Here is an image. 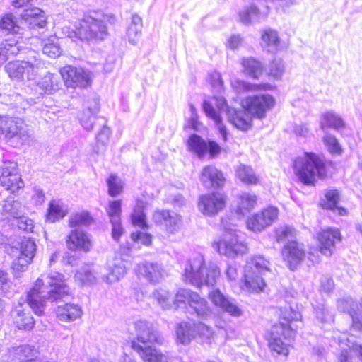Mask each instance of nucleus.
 <instances>
[{
  "instance_id": "obj_1",
  "label": "nucleus",
  "mask_w": 362,
  "mask_h": 362,
  "mask_svg": "<svg viewBox=\"0 0 362 362\" xmlns=\"http://www.w3.org/2000/svg\"><path fill=\"white\" fill-rule=\"evenodd\" d=\"M72 298L64 276L57 272H50L44 280L38 278L27 295V303H18L11 315L13 322L20 329H31L35 320L28 307L38 315L43 313L44 302L64 301Z\"/></svg>"
},
{
  "instance_id": "obj_2",
  "label": "nucleus",
  "mask_w": 362,
  "mask_h": 362,
  "mask_svg": "<svg viewBox=\"0 0 362 362\" xmlns=\"http://www.w3.org/2000/svg\"><path fill=\"white\" fill-rule=\"evenodd\" d=\"M220 274L221 272L215 263L209 262L206 265L204 256L196 254L185 265L184 281L197 287L203 285L213 286Z\"/></svg>"
},
{
  "instance_id": "obj_3",
  "label": "nucleus",
  "mask_w": 362,
  "mask_h": 362,
  "mask_svg": "<svg viewBox=\"0 0 362 362\" xmlns=\"http://www.w3.org/2000/svg\"><path fill=\"white\" fill-rule=\"evenodd\" d=\"M293 170L299 180L306 185H313L317 179L324 178L327 174L324 160L313 153L297 158Z\"/></svg>"
},
{
  "instance_id": "obj_4",
  "label": "nucleus",
  "mask_w": 362,
  "mask_h": 362,
  "mask_svg": "<svg viewBox=\"0 0 362 362\" xmlns=\"http://www.w3.org/2000/svg\"><path fill=\"white\" fill-rule=\"evenodd\" d=\"M0 139L13 147H19L28 144L31 134L22 119L0 115Z\"/></svg>"
},
{
  "instance_id": "obj_5",
  "label": "nucleus",
  "mask_w": 362,
  "mask_h": 362,
  "mask_svg": "<svg viewBox=\"0 0 362 362\" xmlns=\"http://www.w3.org/2000/svg\"><path fill=\"white\" fill-rule=\"evenodd\" d=\"M44 69L45 63L34 52L25 60L9 62L4 67L10 78L21 81H35Z\"/></svg>"
},
{
  "instance_id": "obj_6",
  "label": "nucleus",
  "mask_w": 362,
  "mask_h": 362,
  "mask_svg": "<svg viewBox=\"0 0 362 362\" xmlns=\"http://www.w3.org/2000/svg\"><path fill=\"white\" fill-rule=\"evenodd\" d=\"M212 247L221 255L235 258L247 251V245L239 240L237 231L225 228L222 236L212 243Z\"/></svg>"
},
{
  "instance_id": "obj_7",
  "label": "nucleus",
  "mask_w": 362,
  "mask_h": 362,
  "mask_svg": "<svg viewBox=\"0 0 362 362\" xmlns=\"http://www.w3.org/2000/svg\"><path fill=\"white\" fill-rule=\"evenodd\" d=\"M202 109L206 115L214 121L223 139H226L227 132L223 124L221 113L226 112L228 115V111L233 110L228 107L226 100L223 97H214L211 100H204Z\"/></svg>"
},
{
  "instance_id": "obj_8",
  "label": "nucleus",
  "mask_w": 362,
  "mask_h": 362,
  "mask_svg": "<svg viewBox=\"0 0 362 362\" xmlns=\"http://www.w3.org/2000/svg\"><path fill=\"white\" fill-rule=\"evenodd\" d=\"M76 37L81 40L90 39L103 40L107 34L103 21L91 15L85 16L74 32Z\"/></svg>"
},
{
  "instance_id": "obj_9",
  "label": "nucleus",
  "mask_w": 362,
  "mask_h": 362,
  "mask_svg": "<svg viewBox=\"0 0 362 362\" xmlns=\"http://www.w3.org/2000/svg\"><path fill=\"white\" fill-rule=\"evenodd\" d=\"M275 99L269 94H260L247 97L242 101L245 110L258 119L266 117L267 112L275 105Z\"/></svg>"
},
{
  "instance_id": "obj_10",
  "label": "nucleus",
  "mask_w": 362,
  "mask_h": 362,
  "mask_svg": "<svg viewBox=\"0 0 362 362\" xmlns=\"http://www.w3.org/2000/svg\"><path fill=\"white\" fill-rule=\"evenodd\" d=\"M295 329L293 327L286 326L284 323L274 325L271 331V337L269 342V348L278 355L288 356L289 345L282 340H289L295 336Z\"/></svg>"
},
{
  "instance_id": "obj_11",
  "label": "nucleus",
  "mask_w": 362,
  "mask_h": 362,
  "mask_svg": "<svg viewBox=\"0 0 362 362\" xmlns=\"http://www.w3.org/2000/svg\"><path fill=\"white\" fill-rule=\"evenodd\" d=\"M35 252L36 245L33 240L28 238L21 240L19 254L12 263V270L15 276L19 277L21 273L27 270L28 265L33 261Z\"/></svg>"
},
{
  "instance_id": "obj_12",
  "label": "nucleus",
  "mask_w": 362,
  "mask_h": 362,
  "mask_svg": "<svg viewBox=\"0 0 362 362\" xmlns=\"http://www.w3.org/2000/svg\"><path fill=\"white\" fill-rule=\"evenodd\" d=\"M134 327L136 337L132 341H136L139 344L144 345L153 343L162 344L163 343V337L151 322L144 320H138L134 322Z\"/></svg>"
},
{
  "instance_id": "obj_13",
  "label": "nucleus",
  "mask_w": 362,
  "mask_h": 362,
  "mask_svg": "<svg viewBox=\"0 0 362 362\" xmlns=\"http://www.w3.org/2000/svg\"><path fill=\"white\" fill-rule=\"evenodd\" d=\"M60 75L66 86L70 88H86L90 84L89 71L81 67L66 65L60 69Z\"/></svg>"
},
{
  "instance_id": "obj_14",
  "label": "nucleus",
  "mask_w": 362,
  "mask_h": 362,
  "mask_svg": "<svg viewBox=\"0 0 362 362\" xmlns=\"http://www.w3.org/2000/svg\"><path fill=\"white\" fill-rule=\"evenodd\" d=\"M209 298L215 306L233 317H240L243 315V311L236 300L225 296L219 289L211 290L209 293Z\"/></svg>"
},
{
  "instance_id": "obj_15",
  "label": "nucleus",
  "mask_w": 362,
  "mask_h": 362,
  "mask_svg": "<svg viewBox=\"0 0 362 362\" xmlns=\"http://www.w3.org/2000/svg\"><path fill=\"white\" fill-rule=\"evenodd\" d=\"M226 197L218 192H213L200 197L199 209L205 216H214L226 206Z\"/></svg>"
},
{
  "instance_id": "obj_16",
  "label": "nucleus",
  "mask_w": 362,
  "mask_h": 362,
  "mask_svg": "<svg viewBox=\"0 0 362 362\" xmlns=\"http://www.w3.org/2000/svg\"><path fill=\"white\" fill-rule=\"evenodd\" d=\"M337 308L341 312L347 313L351 317V332L354 334H362V316L358 313L359 309L361 310L359 303L349 297L339 300Z\"/></svg>"
},
{
  "instance_id": "obj_17",
  "label": "nucleus",
  "mask_w": 362,
  "mask_h": 362,
  "mask_svg": "<svg viewBox=\"0 0 362 362\" xmlns=\"http://www.w3.org/2000/svg\"><path fill=\"white\" fill-rule=\"evenodd\" d=\"M153 220L158 226H164L165 230L171 234L178 232L182 226V216L175 211L158 210L153 214Z\"/></svg>"
},
{
  "instance_id": "obj_18",
  "label": "nucleus",
  "mask_w": 362,
  "mask_h": 362,
  "mask_svg": "<svg viewBox=\"0 0 362 362\" xmlns=\"http://www.w3.org/2000/svg\"><path fill=\"white\" fill-rule=\"evenodd\" d=\"M0 183L6 190L13 193L23 187V182L16 168V164L9 163L2 168Z\"/></svg>"
},
{
  "instance_id": "obj_19",
  "label": "nucleus",
  "mask_w": 362,
  "mask_h": 362,
  "mask_svg": "<svg viewBox=\"0 0 362 362\" xmlns=\"http://www.w3.org/2000/svg\"><path fill=\"white\" fill-rule=\"evenodd\" d=\"M66 245L72 251L89 252L93 246L91 236L83 230L73 229L67 237Z\"/></svg>"
},
{
  "instance_id": "obj_20",
  "label": "nucleus",
  "mask_w": 362,
  "mask_h": 362,
  "mask_svg": "<svg viewBox=\"0 0 362 362\" xmlns=\"http://www.w3.org/2000/svg\"><path fill=\"white\" fill-rule=\"evenodd\" d=\"M320 251L325 256H330L335 249V244L341 239L340 231L337 228H328L317 234Z\"/></svg>"
},
{
  "instance_id": "obj_21",
  "label": "nucleus",
  "mask_w": 362,
  "mask_h": 362,
  "mask_svg": "<svg viewBox=\"0 0 362 362\" xmlns=\"http://www.w3.org/2000/svg\"><path fill=\"white\" fill-rule=\"evenodd\" d=\"M305 256L303 245L296 241L288 243L282 250V257L292 270L303 260Z\"/></svg>"
},
{
  "instance_id": "obj_22",
  "label": "nucleus",
  "mask_w": 362,
  "mask_h": 362,
  "mask_svg": "<svg viewBox=\"0 0 362 362\" xmlns=\"http://www.w3.org/2000/svg\"><path fill=\"white\" fill-rule=\"evenodd\" d=\"M131 347L138 353L144 362H168V357L155 347H144L136 341H132Z\"/></svg>"
},
{
  "instance_id": "obj_23",
  "label": "nucleus",
  "mask_w": 362,
  "mask_h": 362,
  "mask_svg": "<svg viewBox=\"0 0 362 362\" xmlns=\"http://www.w3.org/2000/svg\"><path fill=\"white\" fill-rule=\"evenodd\" d=\"M126 274V267L124 262L119 259L107 263L101 273L102 279L107 284H112L119 281Z\"/></svg>"
},
{
  "instance_id": "obj_24",
  "label": "nucleus",
  "mask_w": 362,
  "mask_h": 362,
  "mask_svg": "<svg viewBox=\"0 0 362 362\" xmlns=\"http://www.w3.org/2000/svg\"><path fill=\"white\" fill-rule=\"evenodd\" d=\"M200 180L206 187H219L225 182L223 173L212 165H207L203 168Z\"/></svg>"
},
{
  "instance_id": "obj_25",
  "label": "nucleus",
  "mask_w": 362,
  "mask_h": 362,
  "mask_svg": "<svg viewBox=\"0 0 362 362\" xmlns=\"http://www.w3.org/2000/svg\"><path fill=\"white\" fill-rule=\"evenodd\" d=\"M262 275L245 271L242 288L248 293L263 292L266 287V283Z\"/></svg>"
},
{
  "instance_id": "obj_26",
  "label": "nucleus",
  "mask_w": 362,
  "mask_h": 362,
  "mask_svg": "<svg viewBox=\"0 0 362 362\" xmlns=\"http://www.w3.org/2000/svg\"><path fill=\"white\" fill-rule=\"evenodd\" d=\"M56 313L60 321L67 322L81 317L83 310L79 305L69 303L58 305Z\"/></svg>"
},
{
  "instance_id": "obj_27",
  "label": "nucleus",
  "mask_w": 362,
  "mask_h": 362,
  "mask_svg": "<svg viewBox=\"0 0 362 362\" xmlns=\"http://www.w3.org/2000/svg\"><path fill=\"white\" fill-rule=\"evenodd\" d=\"M187 312L192 314H195L197 317L206 320L212 315V311L209 308L207 301L199 296L197 293L194 295L192 301L187 307Z\"/></svg>"
},
{
  "instance_id": "obj_28",
  "label": "nucleus",
  "mask_w": 362,
  "mask_h": 362,
  "mask_svg": "<svg viewBox=\"0 0 362 362\" xmlns=\"http://www.w3.org/2000/svg\"><path fill=\"white\" fill-rule=\"evenodd\" d=\"M40 94L52 93L58 90L62 86V76L57 74L48 72L37 83Z\"/></svg>"
},
{
  "instance_id": "obj_29",
  "label": "nucleus",
  "mask_w": 362,
  "mask_h": 362,
  "mask_svg": "<svg viewBox=\"0 0 362 362\" xmlns=\"http://www.w3.org/2000/svg\"><path fill=\"white\" fill-rule=\"evenodd\" d=\"M139 273L152 283H158L163 277V269L157 263L144 262L138 265Z\"/></svg>"
},
{
  "instance_id": "obj_30",
  "label": "nucleus",
  "mask_w": 362,
  "mask_h": 362,
  "mask_svg": "<svg viewBox=\"0 0 362 362\" xmlns=\"http://www.w3.org/2000/svg\"><path fill=\"white\" fill-rule=\"evenodd\" d=\"M99 110L100 104L98 100L93 99L81 113L80 122L86 130L90 131L93 129L95 117Z\"/></svg>"
},
{
  "instance_id": "obj_31",
  "label": "nucleus",
  "mask_w": 362,
  "mask_h": 362,
  "mask_svg": "<svg viewBox=\"0 0 362 362\" xmlns=\"http://www.w3.org/2000/svg\"><path fill=\"white\" fill-rule=\"evenodd\" d=\"M68 213L67 206L60 199L49 202L46 215V221L54 223L62 219Z\"/></svg>"
},
{
  "instance_id": "obj_32",
  "label": "nucleus",
  "mask_w": 362,
  "mask_h": 362,
  "mask_svg": "<svg viewBox=\"0 0 362 362\" xmlns=\"http://www.w3.org/2000/svg\"><path fill=\"white\" fill-rule=\"evenodd\" d=\"M177 342L186 345L196 336L195 324L191 322H182L176 329Z\"/></svg>"
},
{
  "instance_id": "obj_33",
  "label": "nucleus",
  "mask_w": 362,
  "mask_h": 362,
  "mask_svg": "<svg viewBox=\"0 0 362 362\" xmlns=\"http://www.w3.org/2000/svg\"><path fill=\"white\" fill-rule=\"evenodd\" d=\"M18 40H6L0 44V66L9 58L16 56L22 49Z\"/></svg>"
},
{
  "instance_id": "obj_34",
  "label": "nucleus",
  "mask_w": 362,
  "mask_h": 362,
  "mask_svg": "<svg viewBox=\"0 0 362 362\" xmlns=\"http://www.w3.org/2000/svg\"><path fill=\"white\" fill-rule=\"evenodd\" d=\"M243 73L254 79H257L262 74L263 64L254 58H243L241 60Z\"/></svg>"
},
{
  "instance_id": "obj_35",
  "label": "nucleus",
  "mask_w": 362,
  "mask_h": 362,
  "mask_svg": "<svg viewBox=\"0 0 362 362\" xmlns=\"http://www.w3.org/2000/svg\"><path fill=\"white\" fill-rule=\"evenodd\" d=\"M345 127L343 119L334 111H326L320 117V127L322 129L330 128L339 129Z\"/></svg>"
},
{
  "instance_id": "obj_36",
  "label": "nucleus",
  "mask_w": 362,
  "mask_h": 362,
  "mask_svg": "<svg viewBox=\"0 0 362 362\" xmlns=\"http://www.w3.org/2000/svg\"><path fill=\"white\" fill-rule=\"evenodd\" d=\"M142 28L141 18L137 14H133L127 30V37L129 43L136 45L139 42L141 36Z\"/></svg>"
},
{
  "instance_id": "obj_37",
  "label": "nucleus",
  "mask_w": 362,
  "mask_h": 362,
  "mask_svg": "<svg viewBox=\"0 0 362 362\" xmlns=\"http://www.w3.org/2000/svg\"><path fill=\"white\" fill-rule=\"evenodd\" d=\"M245 111H237L235 109L228 111L229 122L237 129L247 130L250 127L251 117Z\"/></svg>"
},
{
  "instance_id": "obj_38",
  "label": "nucleus",
  "mask_w": 362,
  "mask_h": 362,
  "mask_svg": "<svg viewBox=\"0 0 362 362\" xmlns=\"http://www.w3.org/2000/svg\"><path fill=\"white\" fill-rule=\"evenodd\" d=\"M147 205V202L140 199H136V205L131 214L132 223L134 226L141 228V229L147 228L148 225L146 221V214L144 209Z\"/></svg>"
},
{
  "instance_id": "obj_39",
  "label": "nucleus",
  "mask_w": 362,
  "mask_h": 362,
  "mask_svg": "<svg viewBox=\"0 0 362 362\" xmlns=\"http://www.w3.org/2000/svg\"><path fill=\"white\" fill-rule=\"evenodd\" d=\"M0 30L7 34H23V28L11 14H6L1 18Z\"/></svg>"
},
{
  "instance_id": "obj_40",
  "label": "nucleus",
  "mask_w": 362,
  "mask_h": 362,
  "mask_svg": "<svg viewBox=\"0 0 362 362\" xmlns=\"http://www.w3.org/2000/svg\"><path fill=\"white\" fill-rule=\"evenodd\" d=\"M257 204L255 194L242 192L238 197V203L236 212L240 215H245L254 209Z\"/></svg>"
},
{
  "instance_id": "obj_41",
  "label": "nucleus",
  "mask_w": 362,
  "mask_h": 362,
  "mask_svg": "<svg viewBox=\"0 0 362 362\" xmlns=\"http://www.w3.org/2000/svg\"><path fill=\"white\" fill-rule=\"evenodd\" d=\"M279 38L276 30L267 29L262 33V47L269 52H275L279 47Z\"/></svg>"
},
{
  "instance_id": "obj_42",
  "label": "nucleus",
  "mask_w": 362,
  "mask_h": 362,
  "mask_svg": "<svg viewBox=\"0 0 362 362\" xmlns=\"http://www.w3.org/2000/svg\"><path fill=\"white\" fill-rule=\"evenodd\" d=\"M269 262L262 256H255L247 262L245 271L264 274L269 271Z\"/></svg>"
},
{
  "instance_id": "obj_43",
  "label": "nucleus",
  "mask_w": 362,
  "mask_h": 362,
  "mask_svg": "<svg viewBox=\"0 0 362 362\" xmlns=\"http://www.w3.org/2000/svg\"><path fill=\"white\" fill-rule=\"evenodd\" d=\"M0 214L5 218H18L21 216V204L15 200H6L1 204Z\"/></svg>"
},
{
  "instance_id": "obj_44",
  "label": "nucleus",
  "mask_w": 362,
  "mask_h": 362,
  "mask_svg": "<svg viewBox=\"0 0 362 362\" xmlns=\"http://www.w3.org/2000/svg\"><path fill=\"white\" fill-rule=\"evenodd\" d=\"M93 222V218L90 213L83 211L74 213L70 215L69 218V226L71 228L88 227Z\"/></svg>"
},
{
  "instance_id": "obj_45",
  "label": "nucleus",
  "mask_w": 362,
  "mask_h": 362,
  "mask_svg": "<svg viewBox=\"0 0 362 362\" xmlns=\"http://www.w3.org/2000/svg\"><path fill=\"white\" fill-rule=\"evenodd\" d=\"M42 13L41 10L35 8L25 14V22L29 25L30 28H42L46 25L47 22Z\"/></svg>"
},
{
  "instance_id": "obj_46",
  "label": "nucleus",
  "mask_w": 362,
  "mask_h": 362,
  "mask_svg": "<svg viewBox=\"0 0 362 362\" xmlns=\"http://www.w3.org/2000/svg\"><path fill=\"white\" fill-rule=\"evenodd\" d=\"M196 293L189 289H179L173 302L177 308H186L187 310V307L190 305L192 298H194V295Z\"/></svg>"
},
{
  "instance_id": "obj_47",
  "label": "nucleus",
  "mask_w": 362,
  "mask_h": 362,
  "mask_svg": "<svg viewBox=\"0 0 362 362\" xmlns=\"http://www.w3.org/2000/svg\"><path fill=\"white\" fill-rule=\"evenodd\" d=\"M238 179L246 185H255L259 179L252 168L250 166L240 165L236 170Z\"/></svg>"
},
{
  "instance_id": "obj_48",
  "label": "nucleus",
  "mask_w": 362,
  "mask_h": 362,
  "mask_svg": "<svg viewBox=\"0 0 362 362\" xmlns=\"http://www.w3.org/2000/svg\"><path fill=\"white\" fill-rule=\"evenodd\" d=\"M325 197L326 202L324 204L325 208L334 212H337L339 215H344L346 214V210L345 209L337 206L339 192L337 189H330L327 191L325 194Z\"/></svg>"
},
{
  "instance_id": "obj_49",
  "label": "nucleus",
  "mask_w": 362,
  "mask_h": 362,
  "mask_svg": "<svg viewBox=\"0 0 362 362\" xmlns=\"http://www.w3.org/2000/svg\"><path fill=\"white\" fill-rule=\"evenodd\" d=\"M241 22L245 25L258 23L261 20L259 9L255 6H250L239 13Z\"/></svg>"
},
{
  "instance_id": "obj_50",
  "label": "nucleus",
  "mask_w": 362,
  "mask_h": 362,
  "mask_svg": "<svg viewBox=\"0 0 362 362\" xmlns=\"http://www.w3.org/2000/svg\"><path fill=\"white\" fill-rule=\"evenodd\" d=\"M33 349L27 344L12 346L8 349V356L12 360H23L32 356Z\"/></svg>"
},
{
  "instance_id": "obj_51",
  "label": "nucleus",
  "mask_w": 362,
  "mask_h": 362,
  "mask_svg": "<svg viewBox=\"0 0 362 362\" xmlns=\"http://www.w3.org/2000/svg\"><path fill=\"white\" fill-rule=\"evenodd\" d=\"M188 146L199 157L204 156L207 151V144L199 136L193 134L188 141Z\"/></svg>"
},
{
  "instance_id": "obj_52",
  "label": "nucleus",
  "mask_w": 362,
  "mask_h": 362,
  "mask_svg": "<svg viewBox=\"0 0 362 362\" xmlns=\"http://www.w3.org/2000/svg\"><path fill=\"white\" fill-rule=\"evenodd\" d=\"M152 297L163 309H168L172 305V296L165 289L158 288L155 290L152 293Z\"/></svg>"
},
{
  "instance_id": "obj_53",
  "label": "nucleus",
  "mask_w": 362,
  "mask_h": 362,
  "mask_svg": "<svg viewBox=\"0 0 362 362\" xmlns=\"http://www.w3.org/2000/svg\"><path fill=\"white\" fill-rule=\"evenodd\" d=\"M106 182L108 188V194L110 196L115 197L122 192L124 183L116 175L111 174Z\"/></svg>"
},
{
  "instance_id": "obj_54",
  "label": "nucleus",
  "mask_w": 362,
  "mask_h": 362,
  "mask_svg": "<svg viewBox=\"0 0 362 362\" xmlns=\"http://www.w3.org/2000/svg\"><path fill=\"white\" fill-rule=\"evenodd\" d=\"M110 135V128L104 126L96 136V145L95 151L96 153L105 152L109 142Z\"/></svg>"
},
{
  "instance_id": "obj_55",
  "label": "nucleus",
  "mask_w": 362,
  "mask_h": 362,
  "mask_svg": "<svg viewBox=\"0 0 362 362\" xmlns=\"http://www.w3.org/2000/svg\"><path fill=\"white\" fill-rule=\"evenodd\" d=\"M231 86L238 93H243L259 90L264 88L265 86L252 84L239 79H235L231 81Z\"/></svg>"
},
{
  "instance_id": "obj_56",
  "label": "nucleus",
  "mask_w": 362,
  "mask_h": 362,
  "mask_svg": "<svg viewBox=\"0 0 362 362\" xmlns=\"http://www.w3.org/2000/svg\"><path fill=\"white\" fill-rule=\"evenodd\" d=\"M75 279L83 285L91 284L95 282V276L89 266L81 268L76 274Z\"/></svg>"
},
{
  "instance_id": "obj_57",
  "label": "nucleus",
  "mask_w": 362,
  "mask_h": 362,
  "mask_svg": "<svg viewBox=\"0 0 362 362\" xmlns=\"http://www.w3.org/2000/svg\"><path fill=\"white\" fill-rule=\"evenodd\" d=\"M296 235L295 229L290 226H281L276 230V238L279 243L295 241L293 239L296 238Z\"/></svg>"
},
{
  "instance_id": "obj_58",
  "label": "nucleus",
  "mask_w": 362,
  "mask_h": 362,
  "mask_svg": "<svg viewBox=\"0 0 362 362\" xmlns=\"http://www.w3.org/2000/svg\"><path fill=\"white\" fill-rule=\"evenodd\" d=\"M247 228L253 232H260L268 227L259 213L252 215L247 219Z\"/></svg>"
},
{
  "instance_id": "obj_59",
  "label": "nucleus",
  "mask_w": 362,
  "mask_h": 362,
  "mask_svg": "<svg viewBox=\"0 0 362 362\" xmlns=\"http://www.w3.org/2000/svg\"><path fill=\"white\" fill-rule=\"evenodd\" d=\"M106 213L109 217L110 221L121 219L122 201H110L106 208Z\"/></svg>"
},
{
  "instance_id": "obj_60",
  "label": "nucleus",
  "mask_w": 362,
  "mask_h": 362,
  "mask_svg": "<svg viewBox=\"0 0 362 362\" xmlns=\"http://www.w3.org/2000/svg\"><path fill=\"white\" fill-rule=\"evenodd\" d=\"M301 318V315L299 312L293 310L291 308L288 309L285 308L284 311L281 315V322L279 324L284 323L286 326L292 327L290 323L292 321H298Z\"/></svg>"
},
{
  "instance_id": "obj_61",
  "label": "nucleus",
  "mask_w": 362,
  "mask_h": 362,
  "mask_svg": "<svg viewBox=\"0 0 362 362\" xmlns=\"http://www.w3.org/2000/svg\"><path fill=\"white\" fill-rule=\"evenodd\" d=\"M131 238L134 243L141 244L145 246H149L152 241V236L151 234L139 230L132 233Z\"/></svg>"
},
{
  "instance_id": "obj_62",
  "label": "nucleus",
  "mask_w": 362,
  "mask_h": 362,
  "mask_svg": "<svg viewBox=\"0 0 362 362\" xmlns=\"http://www.w3.org/2000/svg\"><path fill=\"white\" fill-rule=\"evenodd\" d=\"M259 214L269 226L276 220L279 215V210L276 207L269 206L264 209Z\"/></svg>"
},
{
  "instance_id": "obj_63",
  "label": "nucleus",
  "mask_w": 362,
  "mask_h": 362,
  "mask_svg": "<svg viewBox=\"0 0 362 362\" xmlns=\"http://www.w3.org/2000/svg\"><path fill=\"white\" fill-rule=\"evenodd\" d=\"M284 72V64L281 59L274 60L269 66V75L276 79L280 78Z\"/></svg>"
},
{
  "instance_id": "obj_64",
  "label": "nucleus",
  "mask_w": 362,
  "mask_h": 362,
  "mask_svg": "<svg viewBox=\"0 0 362 362\" xmlns=\"http://www.w3.org/2000/svg\"><path fill=\"white\" fill-rule=\"evenodd\" d=\"M42 52L51 58H57L61 54V49L57 43L48 42L44 45Z\"/></svg>"
}]
</instances>
